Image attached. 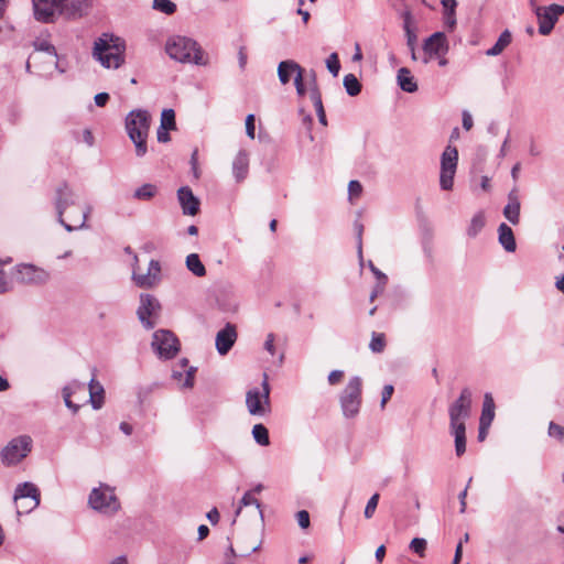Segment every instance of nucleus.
Wrapping results in <instances>:
<instances>
[{"label": "nucleus", "mask_w": 564, "mask_h": 564, "mask_svg": "<svg viewBox=\"0 0 564 564\" xmlns=\"http://www.w3.org/2000/svg\"><path fill=\"white\" fill-rule=\"evenodd\" d=\"M77 197L74 191L66 184L63 183L56 188L55 195V209L57 213V220L67 231H74L76 229H82L86 227L87 217L91 210L89 205L84 208H79V213L76 216L69 215L68 219L74 225L64 220V214L66 209L70 206H76Z\"/></svg>", "instance_id": "obj_1"}, {"label": "nucleus", "mask_w": 564, "mask_h": 564, "mask_svg": "<svg viewBox=\"0 0 564 564\" xmlns=\"http://www.w3.org/2000/svg\"><path fill=\"white\" fill-rule=\"evenodd\" d=\"M126 42L112 34H102L95 42L94 57L106 68H119L124 63Z\"/></svg>", "instance_id": "obj_2"}, {"label": "nucleus", "mask_w": 564, "mask_h": 564, "mask_svg": "<svg viewBox=\"0 0 564 564\" xmlns=\"http://www.w3.org/2000/svg\"><path fill=\"white\" fill-rule=\"evenodd\" d=\"M151 116L143 109H134L126 117V130L135 147L137 156L147 154V138L149 135Z\"/></svg>", "instance_id": "obj_3"}, {"label": "nucleus", "mask_w": 564, "mask_h": 564, "mask_svg": "<svg viewBox=\"0 0 564 564\" xmlns=\"http://www.w3.org/2000/svg\"><path fill=\"white\" fill-rule=\"evenodd\" d=\"M166 53L180 63L206 65L207 58L198 43L186 36H173L166 43Z\"/></svg>", "instance_id": "obj_4"}, {"label": "nucleus", "mask_w": 564, "mask_h": 564, "mask_svg": "<svg viewBox=\"0 0 564 564\" xmlns=\"http://www.w3.org/2000/svg\"><path fill=\"white\" fill-rule=\"evenodd\" d=\"M88 505L95 511L106 516H113L121 507L120 501L115 494V488L106 484H100L90 491Z\"/></svg>", "instance_id": "obj_5"}, {"label": "nucleus", "mask_w": 564, "mask_h": 564, "mask_svg": "<svg viewBox=\"0 0 564 564\" xmlns=\"http://www.w3.org/2000/svg\"><path fill=\"white\" fill-rule=\"evenodd\" d=\"M362 380L355 376L349 379L340 394V406L346 417H354L359 413L361 405Z\"/></svg>", "instance_id": "obj_6"}, {"label": "nucleus", "mask_w": 564, "mask_h": 564, "mask_svg": "<svg viewBox=\"0 0 564 564\" xmlns=\"http://www.w3.org/2000/svg\"><path fill=\"white\" fill-rule=\"evenodd\" d=\"M471 397L470 389L464 388L459 397L448 406L451 429L465 427V421L471 413Z\"/></svg>", "instance_id": "obj_7"}, {"label": "nucleus", "mask_w": 564, "mask_h": 564, "mask_svg": "<svg viewBox=\"0 0 564 564\" xmlns=\"http://www.w3.org/2000/svg\"><path fill=\"white\" fill-rule=\"evenodd\" d=\"M458 163V150L454 145H447L441 156L440 186L443 191H451L454 185V176Z\"/></svg>", "instance_id": "obj_8"}, {"label": "nucleus", "mask_w": 564, "mask_h": 564, "mask_svg": "<svg viewBox=\"0 0 564 564\" xmlns=\"http://www.w3.org/2000/svg\"><path fill=\"white\" fill-rule=\"evenodd\" d=\"M32 448V438L28 435H21L11 440L1 451V459L4 465H15L20 463Z\"/></svg>", "instance_id": "obj_9"}, {"label": "nucleus", "mask_w": 564, "mask_h": 564, "mask_svg": "<svg viewBox=\"0 0 564 564\" xmlns=\"http://www.w3.org/2000/svg\"><path fill=\"white\" fill-rule=\"evenodd\" d=\"M246 404L251 415L263 416L270 408V386L267 373L263 375L262 392L257 389L249 390Z\"/></svg>", "instance_id": "obj_10"}, {"label": "nucleus", "mask_w": 564, "mask_h": 564, "mask_svg": "<svg viewBox=\"0 0 564 564\" xmlns=\"http://www.w3.org/2000/svg\"><path fill=\"white\" fill-rule=\"evenodd\" d=\"M151 346L158 356L163 359H172L180 350L178 339L171 330L166 329L154 332Z\"/></svg>", "instance_id": "obj_11"}, {"label": "nucleus", "mask_w": 564, "mask_h": 564, "mask_svg": "<svg viewBox=\"0 0 564 564\" xmlns=\"http://www.w3.org/2000/svg\"><path fill=\"white\" fill-rule=\"evenodd\" d=\"M564 13V6L551 4L549 7H535V15L539 21V33L547 35L554 29L560 15Z\"/></svg>", "instance_id": "obj_12"}, {"label": "nucleus", "mask_w": 564, "mask_h": 564, "mask_svg": "<svg viewBox=\"0 0 564 564\" xmlns=\"http://www.w3.org/2000/svg\"><path fill=\"white\" fill-rule=\"evenodd\" d=\"M422 62L430 63L433 57L444 56L448 51L446 36L443 32H435L424 40Z\"/></svg>", "instance_id": "obj_13"}, {"label": "nucleus", "mask_w": 564, "mask_h": 564, "mask_svg": "<svg viewBox=\"0 0 564 564\" xmlns=\"http://www.w3.org/2000/svg\"><path fill=\"white\" fill-rule=\"evenodd\" d=\"M161 305L159 301L150 294H141L140 305L137 311L139 321L147 329H152L155 326V322L151 317L156 316Z\"/></svg>", "instance_id": "obj_14"}, {"label": "nucleus", "mask_w": 564, "mask_h": 564, "mask_svg": "<svg viewBox=\"0 0 564 564\" xmlns=\"http://www.w3.org/2000/svg\"><path fill=\"white\" fill-rule=\"evenodd\" d=\"M66 0H32L34 18L42 23L54 21L56 12H62Z\"/></svg>", "instance_id": "obj_15"}, {"label": "nucleus", "mask_w": 564, "mask_h": 564, "mask_svg": "<svg viewBox=\"0 0 564 564\" xmlns=\"http://www.w3.org/2000/svg\"><path fill=\"white\" fill-rule=\"evenodd\" d=\"M161 265L158 260H151L145 274L138 273L135 269L132 272L134 283L140 288H152L160 281Z\"/></svg>", "instance_id": "obj_16"}, {"label": "nucleus", "mask_w": 564, "mask_h": 564, "mask_svg": "<svg viewBox=\"0 0 564 564\" xmlns=\"http://www.w3.org/2000/svg\"><path fill=\"white\" fill-rule=\"evenodd\" d=\"M237 340L236 326L228 323L216 335V349L219 355L225 356L229 352Z\"/></svg>", "instance_id": "obj_17"}, {"label": "nucleus", "mask_w": 564, "mask_h": 564, "mask_svg": "<svg viewBox=\"0 0 564 564\" xmlns=\"http://www.w3.org/2000/svg\"><path fill=\"white\" fill-rule=\"evenodd\" d=\"M18 280L28 284H41L46 282L48 274L32 264H22L17 269Z\"/></svg>", "instance_id": "obj_18"}, {"label": "nucleus", "mask_w": 564, "mask_h": 564, "mask_svg": "<svg viewBox=\"0 0 564 564\" xmlns=\"http://www.w3.org/2000/svg\"><path fill=\"white\" fill-rule=\"evenodd\" d=\"M177 199L184 215L195 216L199 212L200 202L188 186L177 191Z\"/></svg>", "instance_id": "obj_19"}, {"label": "nucleus", "mask_w": 564, "mask_h": 564, "mask_svg": "<svg viewBox=\"0 0 564 564\" xmlns=\"http://www.w3.org/2000/svg\"><path fill=\"white\" fill-rule=\"evenodd\" d=\"M40 497L39 488L34 484L25 481L17 487L13 499L18 502L20 499L31 498L32 505L25 509V512H30L40 505Z\"/></svg>", "instance_id": "obj_20"}, {"label": "nucleus", "mask_w": 564, "mask_h": 564, "mask_svg": "<svg viewBox=\"0 0 564 564\" xmlns=\"http://www.w3.org/2000/svg\"><path fill=\"white\" fill-rule=\"evenodd\" d=\"M520 199L517 189H512L508 194V204L503 208V216L512 224L518 225L520 221Z\"/></svg>", "instance_id": "obj_21"}, {"label": "nucleus", "mask_w": 564, "mask_h": 564, "mask_svg": "<svg viewBox=\"0 0 564 564\" xmlns=\"http://www.w3.org/2000/svg\"><path fill=\"white\" fill-rule=\"evenodd\" d=\"M249 171V155L246 150H240L232 162V173L237 182H242Z\"/></svg>", "instance_id": "obj_22"}, {"label": "nucleus", "mask_w": 564, "mask_h": 564, "mask_svg": "<svg viewBox=\"0 0 564 564\" xmlns=\"http://www.w3.org/2000/svg\"><path fill=\"white\" fill-rule=\"evenodd\" d=\"M498 240L507 252H514L517 249L516 238L512 229L505 223L498 227Z\"/></svg>", "instance_id": "obj_23"}, {"label": "nucleus", "mask_w": 564, "mask_h": 564, "mask_svg": "<svg viewBox=\"0 0 564 564\" xmlns=\"http://www.w3.org/2000/svg\"><path fill=\"white\" fill-rule=\"evenodd\" d=\"M297 72H303V68L291 59L283 61L278 66V76L283 85L290 83L292 75H296Z\"/></svg>", "instance_id": "obj_24"}, {"label": "nucleus", "mask_w": 564, "mask_h": 564, "mask_svg": "<svg viewBox=\"0 0 564 564\" xmlns=\"http://www.w3.org/2000/svg\"><path fill=\"white\" fill-rule=\"evenodd\" d=\"M398 85L403 91L406 93H415L417 90V84L412 76L411 72L406 67H401L398 70Z\"/></svg>", "instance_id": "obj_25"}, {"label": "nucleus", "mask_w": 564, "mask_h": 564, "mask_svg": "<svg viewBox=\"0 0 564 564\" xmlns=\"http://www.w3.org/2000/svg\"><path fill=\"white\" fill-rule=\"evenodd\" d=\"M403 18V30L405 32L406 36V46L409 51H413V47H416L417 44V35L415 31L412 28L413 24V17L410 11H404L402 13Z\"/></svg>", "instance_id": "obj_26"}, {"label": "nucleus", "mask_w": 564, "mask_h": 564, "mask_svg": "<svg viewBox=\"0 0 564 564\" xmlns=\"http://www.w3.org/2000/svg\"><path fill=\"white\" fill-rule=\"evenodd\" d=\"M89 387V395H90V403L91 406L95 410H98L104 404V394L105 390L104 387L100 384V382L96 381L95 378H91V380L88 383Z\"/></svg>", "instance_id": "obj_27"}, {"label": "nucleus", "mask_w": 564, "mask_h": 564, "mask_svg": "<svg viewBox=\"0 0 564 564\" xmlns=\"http://www.w3.org/2000/svg\"><path fill=\"white\" fill-rule=\"evenodd\" d=\"M495 419V402L490 393H486L484 397L482 411L479 423L484 425H491Z\"/></svg>", "instance_id": "obj_28"}, {"label": "nucleus", "mask_w": 564, "mask_h": 564, "mask_svg": "<svg viewBox=\"0 0 564 564\" xmlns=\"http://www.w3.org/2000/svg\"><path fill=\"white\" fill-rule=\"evenodd\" d=\"M486 225V217L482 210L477 212L467 227L466 234L469 238H475L484 229Z\"/></svg>", "instance_id": "obj_29"}, {"label": "nucleus", "mask_w": 564, "mask_h": 564, "mask_svg": "<svg viewBox=\"0 0 564 564\" xmlns=\"http://www.w3.org/2000/svg\"><path fill=\"white\" fill-rule=\"evenodd\" d=\"M512 35L509 30H505L498 37L497 42L490 47L486 54L488 56H497L511 43Z\"/></svg>", "instance_id": "obj_30"}, {"label": "nucleus", "mask_w": 564, "mask_h": 564, "mask_svg": "<svg viewBox=\"0 0 564 564\" xmlns=\"http://www.w3.org/2000/svg\"><path fill=\"white\" fill-rule=\"evenodd\" d=\"M186 268L195 276L202 278L206 274V268L197 253H191L186 257Z\"/></svg>", "instance_id": "obj_31"}, {"label": "nucleus", "mask_w": 564, "mask_h": 564, "mask_svg": "<svg viewBox=\"0 0 564 564\" xmlns=\"http://www.w3.org/2000/svg\"><path fill=\"white\" fill-rule=\"evenodd\" d=\"M158 193V187L154 184L145 183L138 187L133 193V198L138 200H150Z\"/></svg>", "instance_id": "obj_32"}, {"label": "nucleus", "mask_w": 564, "mask_h": 564, "mask_svg": "<svg viewBox=\"0 0 564 564\" xmlns=\"http://www.w3.org/2000/svg\"><path fill=\"white\" fill-rule=\"evenodd\" d=\"M455 437V452L457 456H462L466 452V426L459 429H451Z\"/></svg>", "instance_id": "obj_33"}, {"label": "nucleus", "mask_w": 564, "mask_h": 564, "mask_svg": "<svg viewBox=\"0 0 564 564\" xmlns=\"http://www.w3.org/2000/svg\"><path fill=\"white\" fill-rule=\"evenodd\" d=\"M344 87L351 97L357 96L361 91V84L354 74H347L344 77Z\"/></svg>", "instance_id": "obj_34"}, {"label": "nucleus", "mask_w": 564, "mask_h": 564, "mask_svg": "<svg viewBox=\"0 0 564 564\" xmlns=\"http://www.w3.org/2000/svg\"><path fill=\"white\" fill-rule=\"evenodd\" d=\"M252 436L254 441L261 446L270 444L268 429L263 424H256L252 429Z\"/></svg>", "instance_id": "obj_35"}, {"label": "nucleus", "mask_w": 564, "mask_h": 564, "mask_svg": "<svg viewBox=\"0 0 564 564\" xmlns=\"http://www.w3.org/2000/svg\"><path fill=\"white\" fill-rule=\"evenodd\" d=\"M369 348L375 354H380L386 348V336L383 333L373 332L371 335V340L369 344Z\"/></svg>", "instance_id": "obj_36"}, {"label": "nucleus", "mask_w": 564, "mask_h": 564, "mask_svg": "<svg viewBox=\"0 0 564 564\" xmlns=\"http://www.w3.org/2000/svg\"><path fill=\"white\" fill-rule=\"evenodd\" d=\"M248 506H256V508L259 511L260 517H262L261 505H260L259 500L254 497V495H252V491H247L242 496V498L240 500V506L236 511V516H238L240 513L242 507H248Z\"/></svg>", "instance_id": "obj_37"}, {"label": "nucleus", "mask_w": 564, "mask_h": 564, "mask_svg": "<svg viewBox=\"0 0 564 564\" xmlns=\"http://www.w3.org/2000/svg\"><path fill=\"white\" fill-rule=\"evenodd\" d=\"M153 9L165 14H173L176 11V4L171 0H153Z\"/></svg>", "instance_id": "obj_38"}, {"label": "nucleus", "mask_w": 564, "mask_h": 564, "mask_svg": "<svg viewBox=\"0 0 564 564\" xmlns=\"http://www.w3.org/2000/svg\"><path fill=\"white\" fill-rule=\"evenodd\" d=\"M161 127L167 128L170 130H174L176 128L175 112L173 109H164L162 111Z\"/></svg>", "instance_id": "obj_39"}, {"label": "nucleus", "mask_w": 564, "mask_h": 564, "mask_svg": "<svg viewBox=\"0 0 564 564\" xmlns=\"http://www.w3.org/2000/svg\"><path fill=\"white\" fill-rule=\"evenodd\" d=\"M34 48H35V51L45 52V53H47L48 55H51L53 57H57V53H56L55 46L52 45L50 42H47L45 40L35 41L34 42Z\"/></svg>", "instance_id": "obj_40"}, {"label": "nucleus", "mask_w": 564, "mask_h": 564, "mask_svg": "<svg viewBox=\"0 0 564 564\" xmlns=\"http://www.w3.org/2000/svg\"><path fill=\"white\" fill-rule=\"evenodd\" d=\"M326 67L333 76H337L340 69V63L337 53H332L326 59Z\"/></svg>", "instance_id": "obj_41"}, {"label": "nucleus", "mask_w": 564, "mask_h": 564, "mask_svg": "<svg viewBox=\"0 0 564 564\" xmlns=\"http://www.w3.org/2000/svg\"><path fill=\"white\" fill-rule=\"evenodd\" d=\"M426 545L427 543L425 539L414 538L410 543V549L420 556H423L426 550Z\"/></svg>", "instance_id": "obj_42"}, {"label": "nucleus", "mask_w": 564, "mask_h": 564, "mask_svg": "<svg viewBox=\"0 0 564 564\" xmlns=\"http://www.w3.org/2000/svg\"><path fill=\"white\" fill-rule=\"evenodd\" d=\"M547 433L549 436L557 441H562L564 438V427L554 422H550Z\"/></svg>", "instance_id": "obj_43"}, {"label": "nucleus", "mask_w": 564, "mask_h": 564, "mask_svg": "<svg viewBox=\"0 0 564 564\" xmlns=\"http://www.w3.org/2000/svg\"><path fill=\"white\" fill-rule=\"evenodd\" d=\"M378 501H379V495L378 494H375L370 497V499L368 500L367 502V506L365 508V517L367 519L371 518L377 509V506H378Z\"/></svg>", "instance_id": "obj_44"}, {"label": "nucleus", "mask_w": 564, "mask_h": 564, "mask_svg": "<svg viewBox=\"0 0 564 564\" xmlns=\"http://www.w3.org/2000/svg\"><path fill=\"white\" fill-rule=\"evenodd\" d=\"M355 231L357 236V249H358V256L360 262H362V232H364V225L359 221L355 223Z\"/></svg>", "instance_id": "obj_45"}, {"label": "nucleus", "mask_w": 564, "mask_h": 564, "mask_svg": "<svg viewBox=\"0 0 564 564\" xmlns=\"http://www.w3.org/2000/svg\"><path fill=\"white\" fill-rule=\"evenodd\" d=\"M85 389V383L78 381V380H73L72 382H69L67 386H65L63 388V393H69V394H75L77 391L79 390H84Z\"/></svg>", "instance_id": "obj_46"}, {"label": "nucleus", "mask_w": 564, "mask_h": 564, "mask_svg": "<svg viewBox=\"0 0 564 564\" xmlns=\"http://www.w3.org/2000/svg\"><path fill=\"white\" fill-rule=\"evenodd\" d=\"M296 520L301 529H307L311 524L310 513L306 510L296 512Z\"/></svg>", "instance_id": "obj_47"}, {"label": "nucleus", "mask_w": 564, "mask_h": 564, "mask_svg": "<svg viewBox=\"0 0 564 564\" xmlns=\"http://www.w3.org/2000/svg\"><path fill=\"white\" fill-rule=\"evenodd\" d=\"M254 132H256L254 116L248 115L246 118V133L250 139H254Z\"/></svg>", "instance_id": "obj_48"}, {"label": "nucleus", "mask_w": 564, "mask_h": 564, "mask_svg": "<svg viewBox=\"0 0 564 564\" xmlns=\"http://www.w3.org/2000/svg\"><path fill=\"white\" fill-rule=\"evenodd\" d=\"M362 192V186L358 181H350L348 184V193L350 197H358Z\"/></svg>", "instance_id": "obj_49"}, {"label": "nucleus", "mask_w": 564, "mask_h": 564, "mask_svg": "<svg viewBox=\"0 0 564 564\" xmlns=\"http://www.w3.org/2000/svg\"><path fill=\"white\" fill-rule=\"evenodd\" d=\"M10 260H6V261H1L0 260V265L3 264V263H7ZM10 290H11V285L7 281L4 272L0 269V293H6V292H8Z\"/></svg>", "instance_id": "obj_50"}, {"label": "nucleus", "mask_w": 564, "mask_h": 564, "mask_svg": "<svg viewBox=\"0 0 564 564\" xmlns=\"http://www.w3.org/2000/svg\"><path fill=\"white\" fill-rule=\"evenodd\" d=\"M394 388L392 384H386L382 390L381 408H384L386 403L391 399Z\"/></svg>", "instance_id": "obj_51"}, {"label": "nucleus", "mask_w": 564, "mask_h": 564, "mask_svg": "<svg viewBox=\"0 0 564 564\" xmlns=\"http://www.w3.org/2000/svg\"><path fill=\"white\" fill-rule=\"evenodd\" d=\"M294 85L296 88V93L300 96H303L305 94V87L303 84V72H297V74L294 77Z\"/></svg>", "instance_id": "obj_52"}, {"label": "nucleus", "mask_w": 564, "mask_h": 564, "mask_svg": "<svg viewBox=\"0 0 564 564\" xmlns=\"http://www.w3.org/2000/svg\"><path fill=\"white\" fill-rule=\"evenodd\" d=\"M310 96H311V99H312L313 102L316 101V100L322 99L319 89H318V87L316 85V78H315V74L314 73L312 74V87H311V90H310Z\"/></svg>", "instance_id": "obj_53"}, {"label": "nucleus", "mask_w": 564, "mask_h": 564, "mask_svg": "<svg viewBox=\"0 0 564 564\" xmlns=\"http://www.w3.org/2000/svg\"><path fill=\"white\" fill-rule=\"evenodd\" d=\"M473 478L470 477L468 482H467V486L465 487V489L459 494L458 496V499H459V502H460V513H464L466 511V497H467V490L469 488V485L471 482Z\"/></svg>", "instance_id": "obj_54"}, {"label": "nucleus", "mask_w": 564, "mask_h": 564, "mask_svg": "<svg viewBox=\"0 0 564 564\" xmlns=\"http://www.w3.org/2000/svg\"><path fill=\"white\" fill-rule=\"evenodd\" d=\"M368 267L371 270V272L375 274V276L377 278L378 282H383V281L387 282L388 281L387 275L384 273H382L377 267H375L372 261H369Z\"/></svg>", "instance_id": "obj_55"}, {"label": "nucleus", "mask_w": 564, "mask_h": 564, "mask_svg": "<svg viewBox=\"0 0 564 564\" xmlns=\"http://www.w3.org/2000/svg\"><path fill=\"white\" fill-rule=\"evenodd\" d=\"M274 335L272 333H270L268 336H267V339L264 341V349L270 352L271 355H274L275 352V347H274Z\"/></svg>", "instance_id": "obj_56"}, {"label": "nucleus", "mask_w": 564, "mask_h": 564, "mask_svg": "<svg viewBox=\"0 0 564 564\" xmlns=\"http://www.w3.org/2000/svg\"><path fill=\"white\" fill-rule=\"evenodd\" d=\"M343 376H344V372L341 370H333L328 375L329 384H332V386L337 384L341 380Z\"/></svg>", "instance_id": "obj_57"}, {"label": "nucleus", "mask_w": 564, "mask_h": 564, "mask_svg": "<svg viewBox=\"0 0 564 564\" xmlns=\"http://www.w3.org/2000/svg\"><path fill=\"white\" fill-rule=\"evenodd\" d=\"M169 130L170 129L160 126V128L158 129V132H156V138H158L159 142L165 143V142L170 141Z\"/></svg>", "instance_id": "obj_58"}, {"label": "nucleus", "mask_w": 564, "mask_h": 564, "mask_svg": "<svg viewBox=\"0 0 564 564\" xmlns=\"http://www.w3.org/2000/svg\"><path fill=\"white\" fill-rule=\"evenodd\" d=\"M444 23L451 30H453L456 25V17L455 13L444 12Z\"/></svg>", "instance_id": "obj_59"}, {"label": "nucleus", "mask_w": 564, "mask_h": 564, "mask_svg": "<svg viewBox=\"0 0 564 564\" xmlns=\"http://www.w3.org/2000/svg\"><path fill=\"white\" fill-rule=\"evenodd\" d=\"M72 398V394H69L68 392L67 393H63V399H64V402H65V405L73 411V413H77L78 410H79V405L78 404H75L72 402L70 400Z\"/></svg>", "instance_id": "obj_60"}, {"label": "nucleus", "mask_w": 564, "mask_h": 564, "mask_svg": "<svg viewBox=\"0 0 564 564\" xmlns=\"http://www.w3.org/2000/svg\"><path fill=\"white\" fill-rule=\"evenodd\" d=\"M444 12H452L455 13L457 1L456 0H442L441 1Z\"/></svg>", "instance_id": "obj_61"}, {"label": "nucleus", "mask_w": 564, "mask_h": 564, "mask_svg": "<svg viewBox=\"0 0 564 564\" xmlns=\"http://www.w3.org/2000/svg\"><path fill=\"white\" fill-rule=\"evenodd\" d=\"M95 104L98 106V107H104L106 106V104L108 102L109 100V94L107 93H99L95 96Z\"/></svg>", "instance_id": "obj_62"}, {"label": "nucleus", "mask_w": 564, "mask_h": 564, "mask_svg": "<svg viewBox=\"0 0 564 564\" xmlns=\"http://www.w3.org/2000/svg\"><path fill=\"white\" fill-rule=\"evenodd\" d=\"M387 282H377L373 291L370 294V301L372 302L379 294H381L384 290Z\"/></svg>", "instance_id": "obj_63"}, {"label": "nucleus", "mask_w": 564, "mask_h": 564, "mask_svg": "<svg viewBox=\"0 0 564 564\" xmlns=\"http://www.w3.org/2000/svg\"><path fill=\"white\" fill-rule=\"evenodd\" d=\"M194 371H195V368H189L187 371H186V378H185V381L183 383L184 387L186 388H192L193 384H194Z\"/></svg>", "instance_id": "obj_64"}]
</instances>
